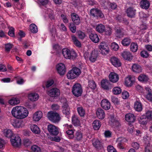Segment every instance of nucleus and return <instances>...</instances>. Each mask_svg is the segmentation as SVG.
Listing matches in <instances>:
<instances>
[{
  "label": "nucleus",
  "instance_id": "18",
  "mask_svg": "<svg viewBox=\"0 0 152 152\" xmlns=\"http://www.w3.org/2000/svg\"><path fill=\"white\" fill-rule=\"evenodd\" d=\"M126 12L129 17L134 18L136 14V10L134 8L130 7L127 9Z\"/></svg>",
  "mask_w": 152,
  "mask_h": 152
},
{
  "label": "nucleus",
  "instance_id": "19",
  "mask_svg": "<svg viewBox=\"0 0 152 152\" xmlns=\"http://www.w3.org/2000/svg\"><path fill=\"white\" fill-rule=\"evenodd\" d=\"M110 61L112 64L115 67H119L121 63L119 59L113 56L111 58Z\"/></svg>",
  "mask_w": 152,
  "mask_h": 152
},
{
  "label": "nucleus",
  "instance_id": "41",
  "mask_svg": "<svg viewBox=\"0 0 152 152\" xmlns=\"http://www.w3.org/2000/svg\"><path fill=\"white\" fill-rule=\"evenodd\" d=\"M83 137V134L80 132L77 131L74 137L75 140L79 141L81 140Z\"/></svg>",
  "mask_w": 152,
  "mask_h": 152
},
{
  "label": "nucleus",
  "instance_id": "20",
  "mask_svg": "<svg viewBox=\"0 0 152 152\" xmlns=\"http://www.w3.org/2000/svg\"><path fill=\"white\" fill-rule=\"evenodd\" d=\"M125 118L126 121L131 123L134 122L136 119V117L134 114L130 113L126 114Z\"/></svg>",
  "mask_w": 152,
  "mask_h": 152
},
{
  "label": "nucleus",
  "instance_id": "9",
  "mask_svg": "<svg viewBox=\"0 0 152 152\" xmlns=\"http://www.w3.org/2000/svg\"><path fill=\"white\" fill-rule=\"evenodd\" d=\"M48 129L50 135L56 136L59 133L58 128L51 124L48 125Z\"/></svg>",
  "mask_w": 152,
  "mask_h": 152
},
{
  "label": "nucleus",
  "instance_id": "26",
  "mask_svg": "<svg viewBox=\"0 0 152 152\" xmlns=\"http://www.w3.org/2000/svg\"><path fill=\"white\" fill-rule=\"evenodd\" d=\"M98 56L97 51L93 50L91 53V56L89 58V60L91 62H94L96 60Z\"/></svg>",
  "mask_w": 152,
  "mask_h": 152
},
{
  "label": "nucleus",
  "instance_id": "58",
  "mask_svg": "<svg viewBox=\"0 0 152 152\" xmlns=\"http://www.w3.org/2000/svg\"><path fill=\"white\" fill-rule=\"evenodd\" d=\"M69 28L70 31L73 33H75L76 31V27L75 24L73 23L70 24Z\"/></svg>",
  "mask_w": 152,
  "mask_h": 152
},
{
  "label": "nucleus",
  "instance_id": "1",
  "mask_svg": "<svg viewBox=\"0 0 152 152\" xmlns=\"http://www.w3.org/2000/svg\"><path fill=\"white\" fill-rule=\"evenodd\" d=\"M48 119L54 123H58L61 119V117L59 114L56 112L50 111L47 114Z\"/></svg>",
  "mask_w": 152,
  "mask_h": 152
},
{
  "label": "nucleus",
  "instance_id": "43",
  "mask_svg": "<svg viewBox=\"0 0 152 152\" xmlns=\"http://www.w3.org/2000/svg\"><path fill=\"white\" fill-rule=\"evenodd\" d=\"M125 84L128 86H131L133 83V81L132 80V77L130 76L127 77L125 79Z\"/></svg>",
  "mask_w": 152,
  "mask_h": 152
},
{
  "label": "nucleus",
  "instance_id": "46",
  "mask_svg": "<svg viewBox=\"0 0 152 152\" xmlns=\"http://www.w3.org/2000/svg\"><path fill=\"white\" fill-rule=\"evenodd\" d=\"M77 110L79 115L81 117L84 116L85 115V110L82 107L77 108Z\"/></svg>",
  "mask_w": 152,
  "mask_h": 152
},
{
  "label": "nucleus",
  "instance_id": "61",
  "mask_svg": "<svg viewBox=\"0 0 152 152\" xmlns=\"http://www.w3.org/2000/svg\"><path fill=\"white\" fill-rule=\"evenodd\" d=\"M24 145L26 147L30 146L31 144V142L28 139H24L23 141Z\"/></svg>",
  "mask_w": 152,
  "mask_h": 152
},
{
  "label": "nucleus",
  "instance_id": "59",
  "mask_svg": "<svg viewBox=\"0 0 152 152\" xmlns=\"http://www.w3.org/2000/svg\"><path fill=\"white\" fill-rule=\"evenodd\" d=\"M145 118L147 119H152V111H148L145 113Z\"/></svg>",
  "mask_w": 152,
  "mask_h": 152
},
{
  "label": "nucleus",
  "instance_id": "17",
  "mask_svg": "<svg viewBox=\"0 0 152 152\" xmlns=\"http://www.w3.org/2000/svg\"><path fill=\"white\" fill-rule=\"evenodd\" d=\"M72 20L74 24L78 25L80 23V20L79 17L77 14L75 13H72L71 14Z\"/></svg>",
  "mask_w": 152,
  "mask_h": 152
},
{
  "label": "nucleus",
  "instance_id": "47",
  "mask_svg": "<svg viewBox=\"0 0 152 152\" xmlns=\"http://www.w3.org/2000/svg\"><path fill=\"white\" fill-rule=\"evenodd\" d=\"M88 86L91 89H95L96 87V85L93 80H90L88 81Z\"/></svg>",
  "mask_w": 152,
  "mask_h": 152
},
{
  "label": "nucleus",
  "instance_id": "24",
  "mask_svg": "<svg viewBox=\"0 0 152 152\" xmlns=\"http://www.w3.org/2000/svg\"><path fill=\"white\" fill-rule=\"evenodd\" d=\"M13 126L16 128L22 127L23 125V122L21 120H13L11 122Z\"/></svg>",
  "mask_w": 152,
  "mask_h": 152
},
{
  "label": "nucleus",
  "instance_id": "37",
  "mask_svg": "<svg viewBox=\"0 0 152 152\" xmlns=\"http://www.w3.org/2000/svg\"><path fill=\"white\" fill-rule=\"evenodd\" d=\"M138 79L140 81L144 82H147L149 79L148 76L144 74H141L138 77Z\"/></svg>",
  "mask_w": 152,
  "mask_h": 152
},
{
  "label": "nucleus",
  "instance_id": "54",
  "mask_svg": "<svg viewBox=\"0 0 152 152\" xmlns=\"http://www.w3.org/2000/svg\"><path fill=\"white\" fill-rule=\"evenodd\" d=\"M8 34L10 37H15L14 28L12 27L10 28L8 32Z\"/></svg>",
  "mask_w": 152,
  "mask_h": 152
},
{
  "label": "nucleus",
  "instance_id": "48",
  "mask_svg": "<svg viewBox=\"0 0 152 152\" xmlns=\"http://www.w3.org/2000/svg\"><path fill=\"white\" fill-rule=\"evenodd\" d=\"M112 92L114 94L118 95L120 94L121 92V90L119 87H117L113 88Z\"/></svg>",
  "mask_w": 152,
  "mask_h": 152
},
{
  "label": "nucleus",
  "instance_id": "51",
  "mask_svg": "<svg viewBox=\"0 0 152 152\" xmlns=\"http://www.w3.org/2000/svg\"><path fill=\"white\" fill-rule=\"evenodd\" d=\"M4 135L7 137L11 138L13 135L14 134H13L11 130L10 129H8L4 132Z\"/></svg>",
  "mask_w": 152,
  "mask_h": 152
},
{
  "label": "nucleus",
  "instance_id": "11",
  "mask_svg": "<svg viewBox=\"0 0 152 152\" xmlns=\"http://www.w3.org/2000/svg\"><path fill=\"white\" fill-rule=\"evenodd\" d=\"M56 68L58 73L61 76L64 75L66 71V69L65 65L61 63L58 64Z\"/></svg>",
  "mask_w": 152,
  "mask_h": 152
},
{
  "label": "nucleus",
  "instance_id": "10",
  "mask_svg": "<svg viewBox=\"0 0 152 152\" xmlns=\"http://www.w3.org/2000/svg\"><path fill=\"white\" fill-rule=\"evenodd\" d=\"M28 112L26 108L20 106L18 119H22L26 118L28 115Z\"/></svg>",
  "mask_w": 152,
  "mask_h": 152
},
{
  "label": "nucleus",
  "instance_id": "8",
  "mask_svg": "<svg viewBox=\"0 0 152 152\" xmlns=\"http://www.w3.org/2000/svg\"><path fill=\"white\" fill-rule=\"evenodd\" d=\"M101 85L103 88L107 90L111 89L113 87L110 81L106 79H103L102 80Z\"/></svg>",
  "mask_w": 152,
  "mask_h": 152
},
{
  "label": "nucleus",
  "instance_id": "3",
  "mask_svg": "<svg viewBox=\"0 0 152 152\" xmlns=\"http://www.w3.org/2000/svg\"><path fill=\"white\" fill-rule=\"evenodd\" d=\"M62 53L64 57L66 59L75 58L77 54L74 51H70L67 48H64L62 50Z\"/></svg>",
  "mask_w": 152,
  "mask_h": 152
},
{
  "label": "nucleus",
  "instance_id": "28",
  "mask_svg": "<svg viewBox=\"0 0 152 152\" xmlns=\"http://www.w3.org/2000/svg\"><path fill=\"white\" fill-rule=\"evenodd\" d=\"M140 7L142 9L147 10L150 6V3L147 0H142L140 2Z\"/></svg>",
  "mask_w": 152,
  "mask_h": 152
},
{
  "label": "nucleus",
  "instance_id": "14",
  "mask_svg": "<svg viewBox=\"0 0 152 152\" xmlns=\"http://www.w3.org/2000/svg\"><path fill=\"white\" fill-rule=\"evenodd\" d=\"M121 55L124 60L129 61L132 59L133 57L130 52L126 50L124 51L121 53Z\"/></svg>",
  "mask_w": 152,
  "mask_h": 152
},
{
  "label": "nucleus",
  "instance_id": "40",
  "mask_svg": "<svg viewBox=\"0 0 152 152\" xmlns=\"http://www.w3.org/2000/svg\"><path fill=\"white\" fill-rule=\"evenodd\" d=\"M71 37L74 44L77 47H81V43L78 40L76 37L75 35H72L71 36Z\"/></svg>",
  "mask_w": 152,
  "mask_h": 152
},
{
  "label": "nucleus",
  "instance_id": "34",
  "mask_svg": "<svg viewBox=\"0 0 152 152\" xmlns=\"http://www.w3.org/2000/svg\"><path fill=\"white\" fill-rule=\"evenodd\" d=\"M101 125V122L99 120L94 121L92 123V126L94 130H97L99 129Z\"/></svg>",
  "mask_w": 152,
  "mask_h": 152
},
{
  "label": "nucleus",
  "instance_id": "36",
  "mask_svg": "<svg viewBox=\"0 0 152 152\" xmlns=\"http://www.w3.org/2000/svg\"><path fill=\"white\" fill-rule=\"evenodd\" d=\"M130 50L133 52H136L138 49V45L135 42H132L130 45Z\"/></svg>",
  "mask_w": 152,
  "mask_h": 152
},
{
  "label": "nucleus",
  "instance_id": "35",
  "mask_svg": "<svg viewBox=\"0 0 152 152\" xmlns=\"http://www.w3.org/2000/svg\"><path fill=\"white\" fill-rule=\"evenodd\" d=\"M31 129L34 133L36 134H39L40 133V130L39 128L36 125L33 124L31 127Z\"/></svg>",
  "mask_w": 152,
  "mask_h": 152
},
{
  "label": "nucleus",
  "instance_id": "30",
  "mask_svg": "<svg viewBox=\"0 0 152 152\" xmlns=\"http://www.w3.org/2000/svg\"><path fill=\"white\" fill-rule=\"evenodd\" d=\"M132 69L133 72L137 73H139L142 71V69L141 66L136 64L133 65L132 66Z\"/></svg>",
  "mask_w": 152,
  "mask_h": 152
},
{
  "label": "nucleus",
  "instance_id": "15",
  "mask_svg": "<svg viewBox=\"0 0 152 152\" xmlns=\"http://www.w3.org/2000/svg\"><path fill=\"white\" fill-rule=\"evenodd\" d=\"M102 107L105 110H109L110 107V104L109 101L107 99H102L101 102Z\"/></svg>",
  "mask_w": 152,
  "mask_h": 152
},
{
  "label": "nucleus",
  "instance_id": "52",
  "mask_svg": "<svg viewBox=\"0 0 152 152\" xmlns=\"http://www.w3.org/2000/svg\"><path fill=\"white\" fill-rule=\"evenodd\" d=\"M105 35L106 36H110L112 33L111 28L109 27H107L105 28L104 31Z\"/></svg>",
  "mask_w": 152,
  "mask_h": 152
},
{
  "label": "nucleus",
  "instance_id": "4",
  "mask_svg": "<svg viewBox=\"0 0 152 152\" xmlns=\"http://www.w3.org/2000/svg\"><path fill=\"white\" fill-rule=\"evenodd\" d=\"M72 92L74 95L77 97L80 96L83 92L81 85L78 83L75 84L72 87Z\"/></svg>",
  "mask_w": 152,
  "mask_h": 152
},
{
  "label": "nucleus",
  "instance_id": "27",
  "mask_svg": "<svg viewBox=\"0 0 152 152\" xmlns=\"http://www.w3.org/2000/svg\"><path fill=\"white\" fill-rule=\"evenodd\" d=\"M20 108V106H16L14 107L11 111L12 115L17 118H18Z\"/></svg>",
  "mask_w": 152,
  "mask_h": 152
},
{
  "label": "nucleus",
  "instance_id": "2",
  "mask_svg": "<svg viewBox=\"0 0 152 152\" xmlns=\"http://www.w3.org/2000/svg\"><path fill=\"white\" fill-rule=\"evenodd\" d=\"M81 72V70L79 69L76 67H74L68 72L67 74V77L68 79H73L78 77Z\"/></svg>",
  "mask_w": 152,
  "mask_h": 152
},
{
  "label": "nucleus",
  "instance_id": "32",
  "mask_svg": "<svg viewBox=\"0 0 152 152\" xmlns=\"http://www.w3.org/2000/svg\"><path fill=\"white\" fill-rule=\"evenodd\" d=\"M134 108L135 110L137 111H141L142 109L141 103L138 101H136L134 104Z\"/></svg>",
  "mask_w": 152,
  "mask_h": 152
},
{
  "label": "nucleus",
  "instance_id": "45",
  "mask_svg": "<svg viewBox=\"0 0 152 152\" xmlns=\"http://www.w3.org/2000/svg\"><path fill=\"white\" fill-rule=\"evenodd\" d=\"M30 31L34 33H35L38 31L37 26L34 24H31L29 26Z\"/></svg>",
  "mask_w": 152,
  "mask_h": 152
},
{
  "label": "nucleus",
  "instance_id": "31",
  "mask_svg": "<svg viewBox=\"0 0 152 152\" xmlns=\"http://www.w3.org/2000/svg\"><path fill=\"white\" fill-rule=\"evenodd\" d=\"M39 98V96L37 94L32 93L28 95V99L32 101H37Z\"/></svg>",
  "mask_w": 152,
  "mask_h": 152
},
{
  "label": "nucleus",
  "instance_id": "5",
  "mask_svg": "<svg viewBox=\"0 0 152 152\" xmlns=\"http://www.w3.org/2000/svg\"><path fill=\"white\" fill-rule=\"evenodd\" d=\"M60 102L63 103L62 112L63 114L66 116H68L70 114V109L66 99L65 98H62L60 99Z\"/></svg>",
  "mask_w": 152,
  "mask_h": 152
},
{
  "label": "nucleus",
  "instance_id": "22",
  "mask_svg": "<svg viewBox=\"0 0 152 152\" xmlns=\"http://www.w3.org/2000/svg\"><path fill=\"white\" fill-rule=\"evenodd\" d=\"M92 144L94 146L98 149H101L103 148L102 143L98 140H93Z\"/></svg>",
  "mask_w": 152,
  "mask_h": 152
},
{
  "label": "nucleus",
  "instance_id": "23",
  "mask_svg": "<svg viewBox=\"0 0 152 152\" xmlns=\"http://www.w3.org/2000/svg\"><path fill=\"white\" fill-rule=\"evenodd\" d=\"M110 121L114 126L116 127H119L121 126L120 120L115 118L113 116H111L110 118Z\"/></svg>",
  "mask_w": 152,
  "mask_h": 152
},
{
  "label": "nucleus",
  "instance_id": "39",
  "mask_svg": "<svg viewBox=\"0 0 152 152\" xmlns=\"http://www.w3.org/2000/svg\"><path fill=\"white\" fill-rule=\"evenodd\" d=\"M96 31L100 33H102L104 31L105 26L103 24H99L96 26Z\"/></svg>",
  "mask_w": 152,
  "mask_h": 152
},
{
  "label": "nucleus",
  "instance_id": "55",
  "mask_svg": "<svg viewBox=\"0 0 152 152\" xmlns=\"http://www.w3.org/2000/svg\"><path fill=\"white\" fill-rule=\"evenodd\" d=\"M145 118V115L142 116L140 119L139 120V123L145 125L147 123L146 120H145V118Z\"/></svg>",
  "mask_w": 152,
  "mask_h": 152
},
{
  "label": "nucleus",
  "instance_id": "33",
  "mask_svg": "<svg viewBox=\"0 0 152 152\" xmlns=\"http://www.w3.org/2000/svg\"><path fill=\"white\" fill-rule=\"evenodd\" d=\"M72 124L75 126H78L80 124V121L78 117L75 115L72 117Z\"/></svg>",
  "mask_w": 152,
  "mask_h": 152
},
{
  "label": "nucleus",
  "instance_id": "16",
  "mask_svg": "<svg viewBox=\"0 0 152 152\" xmlns=\"http://www.w3.org/2000/svg\"><path fill=\"white\" fill-rule=\"evenodd\" d=\"M110 80L112 82L115 83L118 80V75L115 72H111L109 75Z\"/></svg>",
  "mask_w": 152,
  "mask_h": 152
},
{
  "label": "nucleus",
  "instance_id": "57",
  "mask_svg": "<svg viewBox=\"0 0 152 152\" xmlns=\"http://www.w3.org/2000/svg\"><path fill=\"white\" fill-rule=\"evenodd\" d=\"M111 49L113 50L116 51L118 50L119 47L116 43L113 42L111 44Z\"/></svg>",
  "mask_w": 152,
  "mask_h": 152
},
{
  "label": "nucleus",
  "instance_id": "12",
  "mask_svg": "<svg viewBox=\"0 0 152 152\" xmlns=\"http://www.w3.org/2000/svg\"><path fill=\"white\" fill-rule=\"evenodd\" d=\"M91 15L94 17H99L103 18L104 17V15L102 12L97 9H92L90 11Z\"/></svg>",
  "mask_w": 152,
  "mask_h": 152
},
{
  "label": "nucleus",
  "instance_id": "21",
  "mask_svg": "<svg viewBox=\"0 0 152 152\" xmlns=\"http://www.w3.org/2000/svg\"><path fill=\"white\" fill-rule=\"evenodd\" d=\"M97 117L99 119H103L105 116L104 110L101 108H98L96 112Z\"/></svg>",
  "mask_w": 152,
  "mask_h": 152
},
{
  "label": "nucleus",
  "instance_id": "53",
  "mask_svg": "<svg viewBox=\"0 0 152 152\" xmlns=\"http://www.w3.org/2000/svg\"><path fill=\"white\" fill-rule=\"evenodd\" d=\"M48 11L50 12L49 13L48 17L51 20H54L55 19L53 11L50 9H49Z\"/></svg>",
  "mask_w": 152,
  "mask_h": 152
},
{
  "label": "nucleus",
  "instance_id": "62",
  "mask_svg": "<svg viewBox=\"0 0 152 152\" xmlns=\"http://www.w3.org/2000/svg\"><path fill=\"white\" fill-rule=\"evenodd\" d=\"M140 55L142 57L145 58H147L149 56L148 53L145 50L142 51L141 52Z\"/></svg>",
  "mask_w": 152,
  "mask_h": 152
},
{
  "label": "nucleus",
  "instance_id": "63",
  "mask_svg": "<svg viewBox=\"0 0 152 152\" xmlns=\"http://www.w3.org/2000/svg\"><path fill=\"white\" fill-rule=\"evenodd\" d=\"M145 152H152V146L150 145H148L145 147Z\"/></svg>",
  "mask_w": 152,
  "mask_h": 152
},
{
  "label": "nucleus",
  "instance_id": "50",
  "mask_svg": "<svg viewBox=\"0 0 152 152\" xmlns=\"http://www.w3.org/2000/svg\"><path fill=\"white\" fill-rule=\"evenodd\" d=\"M13 46L12 44L10 43H7L5 44V51L9 53L11 49L12 48Z\"/></svg>",
  "mask_w": 152,
  "mask_h": 152
},
{
  "label": "nucleus",
  "instance_id": "13",
  "mask_svg": "<svg viewBox=\"0 0 152 152\" xmlns=\"http://www.w3.org/2000/svg\"><path fill=\"white\" fill-rule=\"evenodd\" d=\"M47 94L51 97H56L60 95V91L57 88H53L48 91Z\"/></svg>",
  "mask_w": 152,
  "mask_h": 152
},
{
  "label": "nucleus",
  "instance_id": "44",
  "mask_svg": "<svg viewBox=\"0 0 152 152\" xmlns=\"http://www.w3.org/2000/svg\"><path fill=\"white\" fill-rule=\"evenodd\" d=\"M115 34L116 37H117L121 38L124 35L123 29L120 28L117 29L116 31Z\"/></svg>",
  "mask_w": 152,
  "mask_h": 152
},
{
  "label": "nucleus",
  "instance_id": "42",
  "mask_svg": "<svg viewBox=\"0 0 152 152\" xmlns=\"http://www.w3.org/2000/svg\"><path fill=\"white\" fill-rule=\"evenodd\" d=\"M20 102L18 98H13L9 101V102L11 105H14L18 104Z\"/></svg>",
  "mask_w": 152,
  "mask_h": 152
},
{
  "label": "nucleus",
  "instance_id": "25",
  "mask_svg": "<svg viewBox=\"0 0 152 152\" xmlns=\"http://www.w3.org/2000/svg\"><path fill=\"white\" fill-rule=\"evenodd\" d=\"M89 37L91 41L95 43H98L99 41V38L96 34L92 33L90 34Z\"/></svg>",
  "mask_w": 152,
  "mask_h": 152
},
{
  "label": "nucleus",
  "instance_id": "29",
  "mask_svg": "<svg viewBox=\"0 0 152 152\" xmlns=\"http://www.w3.org/2000/svg\"><path fill=\"white\" fill-rule=\"evenodd\" d=\"M42 113L40 111L36 112L34 115L33 118L35 121H38L42 118Z\"/></svg>",
  "mask_w": 152,
  "mask_h": 152
},
{
  "label": "nucleus",
  "instance_id": "64",
  "mask_svg": "<svg viewBox=\"0 0 152 152\" xmlns=\"http://www.w3.org/2000/svg\"><path fill=\"white\" fill-rule=\"evenodd\" d=\"M146 98L150 102H152V93H148L145 96Z\"/></svg>",
  "mask_w": 152,
  "mask_h": 152
},
{
  "label": "nucleus",
  "instance_id": "38",
  "mask_svg": "<svg viewBox=\"0 0 152 152\" xmlns=\"http://www.w3.org/2000/svg\"><path fill=\"white\" fill-rule=\"evenodd\" d=\"M131 42V39L129 37H125L121 41L122 45L124 46H128Z\"/></svg>",
  "mask_w": 152,
  "mask_h": 152
},
{
  "label": "nucleus",
  "instance_id": "49",
  "mask_svg": "<svg viewBox=\"0 0 152 152\" xmlns=\"http://www.w3.org/2000/svg\"><path fill=\"white\" fill-rule=\"evenodd\" d=\"M32 152H41L40 148L36 145H34L31 147Z\"/></svg>",
  "mask_w": 152,
  "mask_h": 152
},
{
  "label": "nucleus",
  "instance_id": "6",
  "mask_svg": "<svg viewBox=\"0 0 152 152\" xmlns=\"http://www.w3.org/2000/svg\"><path fill=\"white\" fill-rule=\"evenodd\" d=\"M11 142L12 145L15 147H18L21 144V139L17 135L14 134L11 137Z\"/></svg>",
  "mask_w": 152,
  "mask_h": 152
},
{
  "label": "nucleus",
  "instance_id": "56",
  "mask_svg": "<svg viewBox=\"0 0 152 152\" xmlns=\"http://www.w3.org/2000/svg\"><path fill=\"white\" fill-rule=\"evenodd\" d=\"M66 134L68 135V137L70 139L73 138L74 137V132L72 129L68 130L66 131Z\"/></svg>",
  "mask_w": 152,
  "mask_h": 152
},
{
  "label": "nucleus",
  "instance_id": "60",
  "mask_svg": "<svg viewBox=\"0 0 152 152\" xmlns=\"http://www.w3.org/2000/svg\"><path fill=\"white\" fill-rule=\"evenodd\" d=\"M107 150L108 152H117L116 149L111 145H109L107 146Z\"/></svg>",
  "mask_w": 152,
  "mask_h": 152
},
{
  "label": "nucleus",
  "instance_id": "7",
  "mask_svg": "<svg viewBox=\"0 0 152 152\" xmlns=\"http://www.w3.org/2000/svg\"><path fill=\"white\" fill-rule=\"evenodd\" d=\"M99 48L101 50L100 52L102 55H106L109 52V47L106 43L104 42H102L100 43Z\"/></svg>",
  "mask_w": 152,
  "mask_h": 152
}]
</instances>
